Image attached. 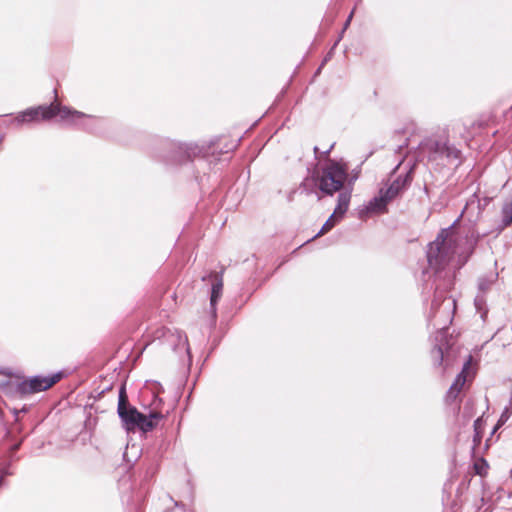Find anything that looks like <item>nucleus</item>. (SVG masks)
<instances>
[{"label":"nucleus","mask_w":512,"mask_h":512,"mask_svg":"<svg viewBox=\"0 0 512 512\" xmlns=\"http://www.w3.org/2000/svg\"><path fill=\"white\" fill-rule=\"evenodd\" d=\"M501 214L503 226H510L512 224V199L503 204Z\"/></svg>","instance_id":"16"},{"label":"nucleus","mask_w":512,"mask_h":512,"mask_svg":"<svg viewBox=\"0 0 512 512\" xmlns=\"http://www.w3.org/2000/svg\"><path fill=\"white\" fill-rule=\"evenodd\" d=\"M476 243H477L476 238L471 237L469 239H466V246H467L466 250L461 252L458 257V262H459L460 267L463 266L468 261L469 257L471 256V254L474 251Z\"/></svg>","instance_id":"15"},{"label":"nucleus","mask_w":512,"mask_h":512,"mask_svg":"<svg viewBox=\"0 0 512 512\" xmlns=\"http://www.w3.org/2000/svg\"><path fill=\"white\" fill-rule=\"evenodd\" d=\"M170 342L172 349L175 352L185 351L189 353L188 338L185 333L181 331H175V333H171Z\"/></svg>","instance_id":"13"},{"label":"nucleus","mask_w":512,"mask_h":512,"mask_svg":"<svg viewBox=\"0 0 512 512\" xmlns=\"http://www.w3.org/2000/svg\"><path fill=\"white\" fill-rule=\"evenodd\" d=\"M352 191L345 189L339 191L337 197V205L333 211V214L338 218L342 219L346 212L348 211L350 200H351Z\"/></svg>","instance_id":"12"},{"label":"nucleus","mask_w":512,"mask_h":512,"mask_svg":"<svg viewBox=\"0 0 512 512\" xmlns=\"http://www.w3.org/2000/svg\"><path fill=\"white\" fill-rule=\"evenodd\" d=\"M347 162H316L309 170L306 183L311 182L325 196L344 189L348 178Z\"/></svg>","instance_id":"2"},{"label":"nucleus","mask_w":512,"mask_h":512,"mask_svg":"<svg viewBox=\"0 0 512 512\" xmlns=\"http://www.w3.org/2000/svg\"><path fill=\"white\" fill-rule=\"evenodd\" d=\"M62 373L58 372L51 376H35L28 381H20L4 376L0 380V389L4 392L23 397L28 394L45 391L60 381Z\"/></svg>","instance_id":"4"},{"label":"nucleus","mask_w":512,"mask_h":512,"mask_svg":"<svg viewBox=\"0 0 512 512\" xmlns=\"http://www.w3.org/2000/svg\"><path fill=\"white\" fill-rule=\"evenodd\" d=\"M455 238L449 229H442L436 239L427 246L426 256L429 268L435 274V292L431 303V314L436 317L438 313L444 315L446 322L455 310L456 301L445 294L452 289L455 275L445 271L453 255L457 253Z\"/></svg>","instance_id":"1"},{"label":"nucleus","mask_w":512,"mask_h":512,"mask_svg":"<svg viewBox=\"0 0 512 512\" xmlns=\"http://www.w3.org/2000/svg\"><path fill=\"white\" fill-rule=\"evenodd\" d=\"M498 279V273L497 272H490L478 280V292L485 293L490 289L492 284L496 282Z\"/></svg>","instance_id":"14"},{"label":"nucleus","mask_w":512,"mask_h":512,"mask_svg":"<svg viewBox=\"0 0 512 512\" xmlns=\"http://www.w3.org/2000/svg\"><path fill=\"white\" fill-rule=\"evenodd\" d=\"M59 116L63 121L75 122L86 115L80 111L71 110L68 107L61 106L57 102H53L50 106H45L44 120Z\"/></svg>","instance_id":"5"},{"label":"nucleus","mask_w":512,"mask_h":512,"mask_svg":"<svg viewBox=\"0 0 512 512\" xmlns=\"http://www.w3.org/2000/svg\"><path fill=\"white\" fill-rule=\"evenodd\" d=\"M27 411H28V408L26 406H23V408L20 410L13 408L12 413L14 414L16 420H18L19 413H21V412L26 413Z\"/></svg>","instance_id":"24"},{"label":"nucleus","mask_w":512,"mask_h":512,"mask_svg":"<svg viewBox=\"0 0 512 512\" xmlns=\"http://www.w3.org/2000/svg\"><path fill=\"white\" fill-rule=\"evenodd\" d=\"M439 157H454V158H458L459 155H458V152L456 150H450V149H445L443 151H441L438 155Z\"/></svg>","instance_id":"23"},{"label":"nucleus","mask_w":512,"mask_h":512,"mask_svg":"<svg viewBox=\"0 0 512 512\" xmlns=\"http://www.w3.org/2000/svg\"><path fill=\"white\" fill-rule=\"evenodd\" d=\"M389 202L390 199L387 198L386 194L383 192V189H381L379 196L372 198L365 206V211L367 213H384L387 211V205Z\"/></svg>","instance_id":"10"},{"label":"nucleus","mask_w":512,"mask_h":512,"mask_svg":"<svg viewBox=\"0 0 512 512\" xmlns=\"http://www.w3.org/2000/svg\"><path fill=\"white\" fill-rule=\"evenodd\" d=\"M360 171L361 168L359 167L358 169H354L351 173H348V178L346 181L348 190L352 191L354 183L359 178Z\"/></svg>","instance_id":"20"},{"label":"nucleus","mask_w":512,"mask_h":512,"mask_svg":"<svg viewBox=\"0 0 512 512\" xmlns=\"http://www.w3.org/2000/svg\"><path fill=\"white\" fill-rule=\"evenodd\" d=\"M4 476H5V475H1V477H0V486H1V485H2V483H3Z\"/></svg>","instance_id":"25"},{"label":"nucleus","mask_w":512,"mask_h":512,"mask_svg":"<svg viewBox=\"0 0 512 512\" xmlns=\"http://www.w3.org/2000/svg\"><path fill=\"white\" fill-rule=\"evenodd\" d=\"M402 190L397 187V185L392 181L390 186L387 189H383V192L386 194L387 198L394 199Z\"/></svg>","instance_id":"21"},{"label":"nucleus","mask_w":512,"mask_h":512,"mask_svg":"<svg viewBox=\"0 0 512 512\" xmlns=\"http://www.w3.org/2000/svg\"><path fill=\"white\" fill-rule=\"evenodd\" d=\"M117 413L128 431L139 429L142 432H149L156 426L154 420L163 417L159 412H151L147 416L139 412L136 407L131 406L125 385H122L119 389Z\"/></svg>","instance_id":"3"},{"label":"nucleus","mask_w":512,"mask_h":512,"mask_svg":"<svg viewBox=\"0 0 512 512\" xmlns=\"http://www.w3.org/2000/svg\"><path fill=\"white\" fill-rule=\"evenodd\" d=\"M474 304L479 312L484 310L486 304L485 293L478 292L474 299Z\"/></svg>","instance_id":"22"},{"label":"nucleus","mask_w":512,"mask_h":512,"mask_svg":"<svg viewBox=\"0 0 512 512\" xmlns=\"http://www.w3.org/2000/svg\"><path fill=\"white\" fill-rule=\"evenodd\" d=\"M474 438H473V441L475 443H480L481 439H482V434H483V422H482V418H477L475 421H474Z\"/></svg>","instance_id":"18"},{"label":"nucleus","mask_w":512,"mask_h":512,"mask_svg":"<svg viewBox=\"0 0 512 512\" xmlns=\"http://www.w3.org/2000/svg\"><path fill=\"white\" fill-rule=\"evenodd\" d=\"M447 327L446 325L440 327L436 334V344L431 351V357L435 366H441L444 363V355L448 350L449 343L446 339Z\"/></svg>","instance_id":"6"},{"label":"nucleus","mask_w":512,"mask_h":512,"mask_svg":"<svg viewBox=\"0 0 512 512\" xmlns=\"http://www.w3.org/2000/svg\"><path fill=\"white\" fill-rule=\"evenodd\" d=\"M352 18V15H349V18L347 20V23L350 21V19Z\"/></svg>","instance_id":"27"},{"label":"nucleus","mask_w":512,"mask_h":512,"mask_svg":"<svg viewBox=\"0 0 512 512\" xmlns=\"http://www.w3.org/2000/svg\"><path fill=\"white\" fill-rule=\"evenodd\" d=\"M470 361L471 357H469V359L465 362L462 371L456 376L454 382L450 386L446 395L447 402H454L462 391L467 380V370L469 369Z\"/></svg>","instance_id":"8"},{"label":"nucleus","mask_w":512,"mask_h":512,"mask_svg":"<svg viewBox=\"0 0 512 512\" xmlns=\"http://www.w3.org/2000/svg\"><path fill=\"white\" fill-rule=\"evenodd\" d=\"M405 162H398V165L393 169L391 176H395V178L392 180L398 188L403 190L406 186H408L412 180V173L415 168L416 162H413L411 165V162H407V165L403 167V171L398 173V171L401 169L402 165Z\"/></svg>","instance_id":"7"},{"label":"nucleus","mask_w":512,"mask_h":512,"mask_svg":"<svg viewBox=\"0 0 512 512\" xmlns=\"http://www.w3.org/2000/svg\"><path fill=\"white\" fill-rule=\"evenodd\" d=\"M208 277L214 279L211 288L210 307L213 318H216V304L222 295L223 279L218 273H211Z\"/></svg>","instance_id":"9"},{"label":"nucleus","mask_w":512,"mask_h":512,"mask_svg":"<svg viewBox=\"0 0 512 512\" xmlns=\"http://www.w3.org/2000/svg\"><path fill=\"white\" fill-rule=\"evenodd\" d=\"M511 414H512V406L505 407L496 426L492 430V434H494L504 423H506V421L510 418Z\"/></svg>","instance_id":"19"},{"label":"nucleus","mask_w":512,"mask_h":512,"mask_svg":"<svg viewBox=\"0 0 512 512\" xmlns=\"http://www.w3.org/2000/svg\"><path fill=\"white\" fill-rule=\"evenodd\" d=\"M44 109H45V106H39L36 108L27 109V110L19 113L16 116L15 121L22 124V123L38 121L40 119L44 120Z\"/></svg>","instance_id":"11"},{"label":"nucleus","mask_w":512,"mask_h":512,"mask_svg":"<svg viewBox=\"0 0 512 512\" xmlns=\"http://www.w3.org/2000/svg\"><path fill=\"white\" fill-rule=\"evenodd\" d=\"M341 219L338 218L333 213L330 215V217L326 220V222L323 224L320 231L314 236V238L319 237L320 235H323L330 231Z\"/></svg>","instance_id":"17"},{"label":"nucleus","mask_w":512,"mask_h":512,"mask_svg":"<svg viewBox=\"0 0 512 512\" xmlns=\"http://www.w3.org/2000/svg\"><path fill=\"white\" fill-rule=\"evenodd\" d=\"M207 276L202 277V281H206Z\"/></svg>","instance_id":"26"}]
</instances>
